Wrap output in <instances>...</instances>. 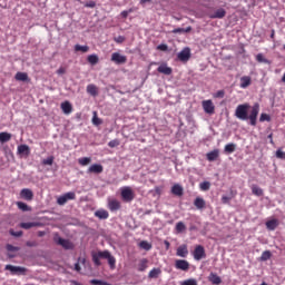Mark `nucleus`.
Here are the masks:
<instances>
[{
    "label": "nucleus",
    "instance_id": "nucleus-41",
    "mask_svg": "<svg viewBox=\"0 0 285 285\" xmlns=\"http://www.w3.org/2000/svg\"><path fill=\"white\" fill-rule=\"evenodd\" d=\"M88 50H90V47H88V46H81V45L75 46L76 52H88Z\"/></svg>",
    "mask_w": 285,
    "mask_h": 285
},
{
    "label": "nucleus",
    "instance_id": "nucleus-33",
    "mask_svg": "<svg viewBox=\"0 0 285 285\" xmlns=\"http://www.w3.org/2000/svg\"><path fill=\"white\" fill-rule=\"evenodd\" d=\"M87 92L88 95H91V97H97V95H99V92L97 91V86H95L94 83L87 86Z\"/></svg>",
    "mask_w": 285,
    "mask_h": 285
},
{
    "label": "nucleus",
    "instance_id": "nucleus-16",
    "mask_svg": "<svg viewBox=\"0 0 285 285\" xmlns=\"http://www.w3.org/2000/svg\"><path fill=\"white\" fill-rule=\"evenodd\" d=\"M91 257L95 266H101V259H104V252L92 253Z\"/></svg>",
    "mask_w": 285,
    "mask_h": 285
},
{
    "label": "nucleus",
    "instance_id": "nucleus-32",
    "mask_svg": "<svg viewBox=\"0 0 285 285\" xmlns=\"http://www.w3.org/2000/svg\"><path fill=\"white\" fill-rule=\"evenodd\" d=\"M217 157H219V150H217V149H215L213 151H209L207 154V160L208 161H215V160H217Z\"/></svg>",
    "mask_w": 285,
    "mask_h": 285
},
{
    "label": "nucleus",
    "instance_id": "nucleus-3",
    "mask_svg": "<svg viewBox=\"0 0 285 285\" xmlns=\"http://www.w3.org/2000/svg\"><path fill=\"white\" fill-rule=\"evenodd\" d=\"M77 199V195L75 194V191H68L65 195L58 197L57 199V204L59 206H66V204H68V202Z\"/></svg>",
    "mask_w": 285,
    "mask_h": 285
},
{
    "label": "nucleus",
    "instance_id": "nucleus-11",
    "mask_svg": "<svg viewBox=\"0 0 285 285\" xmlns=\"http://www.w3.org/2000/svg\"><path fill=\"white\" fill-rule=\"evenodd\" d=\"M102 259H107L111 269H115L117 259L108 250H104Z\"/></svg>",
    "mask_w": 285,
    "mask_h": 285
},
{
    "label": "nucleus",
    "instance_id": "nucleus-28",
    "mask_svg": "<svg viewBox=\"0 0 285 285\" xmlns=\"http://www.w3.org/2000/svg\"><path fill=\"white\" fill-rule=\"evenodd\" d=\"M252 193L253 195H256V197H263L264 196V189L257 185H252Z\"/></svg>",
    "mask_w": 285,
    "mask_h": 285
},
{
    "label": "nucleus",
    "instance_id": "nucleus-39",
    "mask_svg": "<svg viewBox=\"0 0 285 285\" xmlns=\"http://www.w3.org/2000/svg\"><path fill=\"white\" fill-rule=\"evenodd\" d=\"M91 122L94 126H101V124H104V120H101V118H98L97 111H94Z\"/></svg>",
    "mask_w": 285,
    "mask_h": 285
},
{
    "label": "nucleus",
    "instance_id": "nucleus-54",
    "mask_svg": "<svg viewBox=\"0 0 285 285\" xmlns=\"http://www.w3.org/2000/svg\"><path fill=\"white\" fill-rule=\"evenodd\" d=\"M132 12V9L121 11L120 16L122 19H128V16Z\"/></svg>",
    "mask_w": 285,
    "mask_h": 285
},
{
    "label": "nucleus",
    "instance_id": "nucleus-23",
    "mask_svg": "<svg viewBox=\"0 0 285 285\" xmlns=\"http://www.w3.org/2000/svg\"><path fill=\"white\" fill-rule=\"evenodd\" d=\"M95 217H98V219H108L110 214L106 209H98L95 212Z\"/></svg>",
    "mask_w": 285,
    "mask_h": 285
},
{
    "label": "nucleus",
    "instance_id": "nucleus-12",
    "mask_svg": "<svg viewBox=\"0 0 285 285\" xmlns=\"http://www.w3.org/2000/svg\"><path fill=\"white\" fill-rule=\"evenodd\" d=\"M20 197L26 199V202H32V199H35V193H32L29 188H23L20 191Z\"/></svg>",
    "mask_w": 285,
    "mask_h": 285
},
{
    "label": "nucleus",
    "instance_id": "nucleus-60",
    "mask_svg": "<svg viewBox=\"0 0 285 285\" xmlns=\"http://www.w3.org/2000/svg\"><path fill=\"white\" fill-rule=\"evenodd\" d=\"M26 246H28L29 248H35V247H37L38 246V244H37V242H27L26 243Z\"/></svg>",
    "mask_w": 285,
    "mask_h": 285
},
{
    "label": "nucleus",
    "instance_id": "nucleus-27",
    "mask_svg": "<svg viewBox=\"0 0 285 285\" xmlns=\"http://www.w3.org/2000/svg\"><path fill=\"white\" fill-rule=\"evenodd\" d=\"M12 139V134L2 131L0 132V144H6Z\"/></svg>",
    "mask_w": 285,
    "mask_h": 285
},
{
    "label": "nucleus",
    "instance_id": "nucleus-13",
    "mask_svg": "<svg viewBox=\"0 0 285 285\" xmlns=\"http://www.w3.org/2000/svg\"><path fill=\"white\" fill-rule=\"evenodd\" d=\"M209 19H224V17H226V9L224 8H219L216 11H214L213 13H209Z\"/></svg>",
    "mask_w": 285,
    "mask_h": 285
},
{
    "label": "nucleus",
    "instance_id": "nucleus-7",
    "mask_svg": "<svg viewBox=\"0 0 285 285\" xmlns=\"http://www.w3.org/2000/svg\"><path fill=\"white\" fill-rule=\"evenodd\" d=\"M202 106L206 115H215V105L213 104V100H203Z\"/></svg>",
    "mask_w": 285,
    "mask_h": 285
},
{
    "label": "nucleus",
    "instance_id": "nucleus-46",
    "mask_svg": "<svg viewBox=\"0 0 285 285\" xmlns=\"http://www.w3.org/2000/svg\"><path fill=\"white\" fill-rule=\"evenodd\" d=\"M43 166H52L55 164V157L50 156L47 159L42 160Z\"/></svg>",
    "mask_w": 285,
    "mask_h": 285
},
{
    "label": "nucleus",
    "instance_id": "nucleus-10",
    "mask_svg": "<svg viewBox=\"0 0 285 285\" xmlns=\"http://www.w3.org/2000/svg\"><path fill=\"white\" fill-rule=\"evenodd\" d=\"M178 61H189L190 60V48L185 47L180 52L177 53Z\"/></svg>",
    "mask_w": 285,
    "mask_h": 285
},
{
    "label": "nucleus",
    "instance_id": "nucleus-8",
    "mask_svg": "<svg viewBox=\"0 0 285 285\" xmlns=\"http://www.w3.org/2000/svg\"><path fill=\"white\" fill-rule=\"evenodd\" d=\"M111 61H114V63L117 66H121L128 61V58L119 52H114L111 55Z\"/></svg>",
    "mask_w": 285,
    "mask_h": 285
},
{
    "label": "nucleus",
    "instance_id": "nucleus-21",
    "mask_svg": "<svg viewBox=\"0 0 285 285\" xmlns=\"http://www.w3.org/2000/svg\"><path fill=\"white\" fill-rule=\"evenodd\" d=\"M60 108L65 115H70L72 112V105L70 101H65L60 105Z\"/></svg>",
    "mask_w": 285,
    "mask_h": 285
},
{
    "label": "nucleus",
    "instance_id": "nucleus-24",
    "mask_svg": "<svg viewBox=\"0 0 285 285\" xmlns=\"http://www.w3.org/2000/svg\"><path fill=\"white\" fill-rule=\"evenodd\" d=\"M235 150H237V145L235 142H229L224 148V153L226 155H233V153H235Z\"/></svg>",
    "mask_w": 285,
    "mask_h": 285
},
{
    "label": "nucleus",
    "instance_id": "nucleus-18",
    "mask_svg": "<svg viewBox=\"0 0 285 285\" xmlns=\"http://www.w3.org/2000/svg\"><path fill=\"white\" fill-rule=\"evenodd\" d=\"M108 208L111 210V213H115L121 208V203H119L117 199H112L108 203Z\"/></svg>",
    "mask_w": 285,
    "mask_h": 285
},
{
    "label": "nucleus",
    "instance_id": "nucleus-30",
    "mask_svg": "<svg viewBox=\"0 0 285 285\" xmlns=\"http://www.w3.org/2000/svg\"><path fill=\"white\" fill-rule=\"evenodd\" d=\"M36 226H41V223H21L20 228L24 230H30V228H36Z\"/></svg>",
    "mask_w": 285,
    "mask_h": 285
},
{
    "label": "nucleus",
    "instance_id": "nucleus-52",
    "mask_svg": "<svg viewBox=\"0 0 285 285\" xmlns=\"http://www.w3.org/2000/svg\"><path fill=\"white\" fill-rule=\"evenodd\" d=\"M7 250H8L9 253H17V252L19 250V247H17V246H14V245L8 244V245H7Z\"/></svg>",
    "mask_w": 285,
    "mask_h": 285
},
{
    "label": "nucleus",
    "instance_id": "nucleus-53",
    "mask_svg": "<svg viewBox=\"0 0 285 285\" xmlns=\"http://www.w3.org/2000/svg\"><path fill=\"white\" fill-rule=\"evenodd\" d=\"M109 148H117L119 146V140L114 139L108 142Z\"/></svg>",
    "mask_w": 285,
    "mask_h": 285
},
{
    "label": "nucleus",
    "instance_id": "nucleus-64",
    "mask_svg": "<svg viewBox=\"0 0 285 285\" xmlns=\"http://www.w3.org/2000/svg\"><path fill=\"white\" fill-rule=\"evenodd\" d=\"M267 139H269V144H272V146H275V141L273 140V134H269L267 136Z\"/></svg>",
    "mask_w": 285,
    "mask_h": 285
},
{
    "label": "nucleus",
    "instance_id": "nucleus-31",
    "mask_svg": "<svg viewBox=\"0 0 285 285\" xmlns=\"http://www.w3.org/2000/svg\"><path fill=\"white\" fill-rule=\"evenodd\" d=\"M159 275H161V269L160 268H153L149 272L148 277H149V279H157V277H159Z\"/></svg>",
    "mask_w": 285,
    "mask_h": 285
},
{
    "label": "nucleus",
    "instance_id": "nucleus-63",
    "mask_svg": "<svg viewBox=\"0 0 285 285\" xmlns=\"http://www.w3.org/2000/svg\"><path fill=\"white\" fill-rule=\"evenodd\" d=\"M75 271H77V273H81V265H79V262L75 264Z\"/></svg>",
    "mask_w": 285,
    "mask_h": 285
},
{
    "label": "nucleus",
    "instance_id": "nucleus-19",
    "mask_svg": "<svg viewBox=\"0 0 285 285\" xmlns=\"http://www.w3.org/2000/svg\"><path fill=\"white\" fill-rule=\"evenodd\" d=\"M177 257H188V246L180 245L176 252Z\"/></svg>",
    "mask_w": 285,
    "mask_h": 285
},
{
    "label": "nucleus",
    "instance_id": "nucleus-14",
    "mask_svg": "<svg viewBox=\"0 0 285 285\" xmlns=\"http://www.w3.org/2000/svg\"><path fill=\"white\" fill-rule=\"evenodd\" d=\"M87 173L88 174L94 173L95 175H101V173H104V166L100 164H94L88 168Z\"/></svg>",
    "mask_w": 285,
    "mask_h": 285
},
{
    "label": "nucleus",
    "instance_id": "nucleus-20",
    "mask_svg": "<svg viewBox=\"0 0 285 285\" xmlns=\"http://www.w3.org/2000/svg\"><path fill=\"white\" fill-rule=\"evenodd\" d=\"M173 195H176V197H183L184 196V187L181 185L176 184L171 187Z\"/></svg>",
    "mask_w": 285,
    "mask_h": 285
},
{
    "label": "nucleus",
    "instance_id": "nucleus-62",
    "mask_svg": "<svg viewBox=\"0 0 285 285\" xmlns=\"http://www.w3.org/2000/svg\"><path fill=\"white\" fill-rule=\"evenodd\" d=\"M57 75H66V68L60 67V68L57 70Z\"/></svg>",
    "mask_w": 285,
    "mask_h": 285
},
{
    "label": "nucleus",
    "instance_id": "nucleus-47",
    "mask_svg": "<svg viewBox=\"0 0 285 285\" xmlns=\"http://www.w3.org/2000/svg\"><path fill=\"white\" fill-rule=\"evenodd\" d=\"M90 158L88 157H82V158H79L78 163L80 164V166H88V164H90Z\"/></svg>",
    "mask_w": 285,
    "mask_h": 285
},
{
    "label": "nucleus",
    "instance_id": "nucleus-40",
    "mask_svg": "<svg viewBox=\"0 0 285 285\" xmlns=\"http://www.w3.org/2000/svg\"><path fill=\"white\" fill-rule=\"evenodd\" d=\"M256 61H258V63H267L271 65V60L266 59L264 57V53H257L256 55Z\"/></svg>",
    "mask_w": 285,
    "mask_h": 285
},
{
    "label": "nucleus",
    "instance_id": "nucleus-42",
    "mask_svg": "<svg viewBox=\"0 0 285 285\" xmlns=\"http://www.w3.org/2000/svg\"><path fill=\"white\" fill-rule=\"evenodd\" d=\"M271 257H272L271 250H265L262 253L261 262H268Z\"/></svg>",
    "mask_w": 285,
    "mask_h": 285
},
{
    "label": "nucleus",
    "instance_id": "nucleus-44",
    "mask_svg": "<svg viewBox=\"0 0 285 285\" xmlns=\"http://www.w3.org/2000/svg\"><path fill=\"white\" fill-rule=\"evenodd\" d=\"M139 246L144 250H150V248H153V245H150V243H148L147 240H141Z\"/></svg>",
    "mask_w": 285,
    "mask_h": 285
},
{
    "label": "nucleus",
    "instance_id": "nucleus-61",
    "mask_svg": "<svg viewBox=\"0 0 285 285\" xmlns=\"http://www.w3.org/2000/svg\"><path fill=\"white\" fill-rule=\"evenodd\" d=\"M158 50H163V52H166V50H168V45H159Z\"/></svg>",
    "mask_w": 285,
    "mask_h": 285
},
{
    "label": "nucleus",
    "instance_id": "nucleus-9",
    "mask_svg": "<svg viewBox=\"0 0 285 285\" xmlns=\"http://www.w3.org/2000/svg\"><path fill=\"white\" fill-rule=\"evenodd\" d=\"M175 268H177V271H184L186 273L190 269V263H188V261L186 259H176Z\"/></svg>",
    "mask_w": 285,
    "mask_h": 285
},
{
    "label": "nucleus",
    "instance_id": "nucleus-49",
    "mask_svg": "<svg viewBox=\"0 0 285 285\" xmlns=\"http://www.w3.org/2000/svg\"><path fill=\"white\" fill-rule=\"evenodd\" d=\"M181 285H197V279L188 278L181 283Z\"/></svg>",
    "mask_w": 285,
    "mask_h": 285
},
{
    "label": "nucleus",
    "instance_id": "nucleus-59",
    "mask_svg": "<svg viewBox=\"0 0 285 285\" xmlns=\"http://www.w3.org/2000/svg\"><path fill=\"white\" fill-rule=\"evenodd\" d=\"M97 6V2L95 1H89L85 3V8H95Z\"/></svg>",
    "mask_w": 285,
    "mask_h": 285
},
{
    "label": "nucleus",
    "instance_id": "nucleus-1",
    "mask_svg": "<svg viewBox=\"0 0 285 285\" xmlns=\"http://www.w3.org/2000/svg\"><path fill=\"white\" fill-rule=\"evenodd\" d=\"M258 116L259 102H255L252 107L249 104H242L235 110V117L240 121H249V126H257Z\"/></svg>",
    "mask_w": 285,
    "mask_h": 285
},
{
    "label": "nucleus",
    "instance_id": "nucleus-48",
    "mask_svg": "<svg viewBox=\"0 0 285 285\" xmlns=\"http://www.w3.org/2000/svg\"><path fill=\"white\" fill-rule=\"evenodd\" d=\"M226 96V91H224L223 89L222 90H218L214 94V97L216 99H224V97Z\"/></svg>",
    "mask_w": 285,
    "mask_h": 285
},
{
    "label": "nucleus",
    "instance_id": "nucleus-17",
    "mask_svg": "<svg viewBox=\"0 0 285 285\" xmlns=\"http://www.w3.org/2000/svg\"><path fill=\"white\" fill-rule=\"evenodd\" d=\"M194 206L197 208V210H204L206 208V200L202 197H196L194 200Z\"/></svg>",
    "mask_w": 285,
    "mask_h": 285
},
{
    "label": "nucleus",
    "instance_id": "nucleus-2",
    "mask_svg": "<svg viewBox=\"0 0 285 285\" xmlns=\"http://www.w3.org/2000/svg\"><path fill=\"white\" fill-rule=\"evenodd\" d=\"M53 242L58 246H62L65 250H75V244L69 239L61 238V236H59V233L53 234Z\"/></svg>",
    "mask_w": 285,
    "mask_h": 285
},
{
    "label": "nucleus",
    "instance_id": "nucleus-55",
    "mask_svg": "<svg viewBox=\"0 0 285 285\" xmlns=\"http://www.w3.org/2000/svg\"><path fill=\"white\" fill-rule=\"evenodd\" d=\"M276 157L277 159H285V151H283L282 149H278L276 151Z\"/></svg>",
    "mask_w": 285,
    "mask_h": 285
},
{
    "label": "nucleus",
    "instance_id": "nucleus-22",
    "mask_svg": "<svg viewBox=\"0 0 285 285\" xmlns=\"http://www.w3.org/2000/svg\"><path fill=\"white\" fill-rule=\"evenodd\" d=\"M16 81H23L28 82L30 81V77H28V73L18 71L14 76Z\"/></svg>",
    "mask_w": 285,
    "mask_h": 285
},
{
    "label": "nucleus",
    "instance_id": "nucleus-34",
    "mask_svg": "<svg viewBox=\"0 0 285 285\" xmlns=\"http://www.w3.org/2000/svg\"><path fill=\"white\" fill-rule=\"evenodd\" d=\"M146 268H148V259L142 258L138 264V271H139V273H144V271H146Z\"/></svg>",
    "mask_w": 285,
    "mask_h": 285
},
{
    "label": "nucleus",
    "instance_id": "nucleus-45",
    "mask_svg": "<svg viewBox=\"0 0 285 285\" xmlns=\"http://www.w3.org/2000/svg\"><path fill=\"white\" fill-rule=\"evenodd\" d=\"M89 284H91V285H109L108 282H106V281L95 279V278L89 281Z\"/></svg>",
    "mask_w": 285,
    "mask_h": 285
},
{
    "label": "nucleus",
    "instance_id": "nucleus-43",
    "mask_svg": "<svg viewBox=\"0 0 285 285\" xmlns=\"http://www.w3.org/2000/svg\"><path fill=\"white\" fill-rule=\"evenodd\" d=\"M199 188L200 190L203 191H207V190H210V181H203L199 184Z\"/></svg>",
    "mask_w": 285,
    "mask_h": 285
},
{
    "label": "nucleus",
    "instance_id": "nucleus-5",
    "mask_svg": "<svg viewBox=\"0 0 285 285\" xmlns=\"http://www.w3.org/2000/svg\"><path fill=\"white\" fill-rule=\"evenodd\" d=\"M193 255L196 262H202V259H205L206 257V249L204 248V246L198 245L195 247Z\"/></svg>",
    "mask_w": 285,
    "mask_h": 285
},
{
    "label": "nucleus",
    "instance_id": "nucleus-26",
    "mask_svg": "<svg viewBox=\"0 0 285 285\" xmlns=\"http://www.w3.org/2000/svg\"><path fill=\"white\" fill-rule=\"evenodd\" d=\"M267 230H275L277 226H279V222L277 219H271L265 223Z\"/></svg>",
    "mask_w": 285,
    "mask_h": 285
},
{
    "label": "nucleus",
    "instance_id": "nucleus-25",
    "mask_svg": "<svg viewBox=\"0 0 285 285\" xmlns=\"http://www.w3.org/2000/svg\"><path fill=\"white\" fill-rule=\"evenodd\" d=\"M18 155H26V157L30 156V146L28 145L18 146Z\"/></svg>",
    "mask_w": 285,
    "mask_h": 285
},
{
    "label": "nucleus",
    "instance_id": "nucleus-57",
    "mask_svg": "<svg viewBox=\"0 0 285 285\" xmlns=\"http://www.w3.org/2000/svg\"><path fill=\"white\" fill-rule=\"evenodd\" d=\"M171 32H173V35H184L185 33L184 28H176Z\"/></svg>",
    "mask_w": 285,
    "mask_h": 285
},
{
    "label": "nucleus",
    "instance_id": "nucleus-6",
    "mask_svg": "<svg viewBox=\"0 0 285 285\" xmlns=\"http://www.w3.org/2000/svg\"><path fill=\"white\" fill-rule=\"evenodd\" d=\"M121 197L124 202H132L135 199V193H132L130 187H124L121 189Z\"/></svg>",
    "mask_w": 285,
    "mask_h": 285
},
{
    "label": "nucleus",
    "instance_id": "nucleus-35",
    "mask_svg": "<svg viewBox=\"0 0 285 285\" xmlns=\"http://www.w3.org/2000/svg\"><path fill=\"white\" fill-rule=\"evenodd\" d=\"M17 206H18L19 210H22L23 213H28V212L32 210V208H30V206H28V204H26L23 202H18Z\"/></svg>",
    "mask_w": 285,
    "mask_h": 285
},
{
    "label": "nucleus",
    "instance_id": "nucleus-51",
    "mask_svg": "<svg viewBox=\"0 0 285 285\" xmlns=\"http://www.w3.org/2000/svg\"><path fill=\"white\" fill-rule=\"evenodd\" d=\"M259 121H271V116L268 114H261Z\"/></svg>",
    "mask_w": 285,
    "mask_h": 285
},
{
    "label": "nucleus",
    "instance_id": "nucleus-15",
    "mask_svg": "<svg viewBox=\"0 0 285 285\" xmlns=\"http://www.w3.org/2000/svg\"><path fill=\"white\" fill-rule=\"evenodd\" d=\"M157 71L160 72V75H167V76L173 75V68L168 67L167 63H161V65L157 68Z\"/></svg>",
    "mask_w": 285,
    "mask_h": 285
},
{
    "label": "nucleus",
    "instance_id": "nucleus-4",
    "mask_svg": "<svg viewBox=\"0 0 285 285\" xmlns=\"http://www.w3.org/2000/svg\"><path fill=\"white\" fill-rule=\"evenodd\" d=\"M4 271H10L11 275H26L28 273V268L14 265H6Z\"/></svg>",
    "mask_w": 285,
    "mask_h": 285
},
{
    "label": "nucleus",
    "instance_id": "nucleus-36",
    "mask_svg": "<svg viewBox=\"0 0 285 285\" xmlns=\"http://www.w3.org/2000/svg\"><path fill=\"white\" fill-rule=\"evenodd\" d=\"M250 86V77L244 76L240 78V88H248Z\"/></svg>",
    "mask_w": 285,
    "mask_h": 285
},
{
    "label": "nucleus",
    "instance_id": "nucleus-37",
    "mask_svg": "<svg viewBox=\"0 0 285 285\" xmlns=\"http://www.w3.org/2000/svg\"><path fill=\"white\" fill-rule=\"evenodd\" d=\"M175 230L178 235H180V233L186 230V224H184V222H178L175 226Z\"/></svg>",
    "mask_w": 285,
    "mask_h": 285
},
{
    "label": "nucleus",
    "instance_id": "nucleus-58",
    "mask_svg": "<svg viewBox=\"0 0 285 285\" xmlns=\"http://www.w3.org/2000/svg\"><path fill=\"white\" fill-rule=\"evenodd\" d=\"M114 40L116 41V43H124V41H126V38L124 36H118Z\"/></svg>",
    "mask_w": 285,
    "mask_h": 285
},
{
    "label": "nucleus",
    "instance_id": "nucleus-56",
    "mask_svg": "<svg viewBox=\"0 0 285 285\" xmlns=\"http://www.w3.org/2000/svg\"><path fill=\"white\" fill-rule=\"evenodd\" d=\"M230 199H233V197H230V196H222V203L223 204H230Z\"/></svg>",
    "mask_w": 285,
    "mask_h": 285
},
{
    "label": "nucleus",
    "instance_id": "nucleus-38",
    "mask_svg": "<svg viewBox=\"0 0 285 285\" xmlns=\"http://www.w3.org/2000/svg\"><path fill=\"white\" fill-rule=\"evenodd\" d=\"M87 61L91 63V66H97L99 63V56L97 55H89Z\"/></svg>",
    "mask_w": 285,
    "mask_h": 285
},
{
    "label": "nucleus",
    "instance_id": "nucleus-29",
    "mask_svg": "<svg viewBox=\"0 0 285 285\" xmlns=\"http://www.w3.org/2000/svg\"><path fill=\"white\" fill-rule=\"evenodd\" d=\"M209 282L212 284H215V285H219L222 284V277H219L217 274L215 273H210L209 274Z\"/></svg>",
    "mask_w": 285,
    "mask_h": 285
},
{
    "label": "nucleus",
    "instance_id": "nucleus-50",
    "mask_svg": "<svg viewBox=\"0 0 285 285\" xmlns=\"http://www.w3.org/2000/svg\"><path fill=\"white\" fill-rule=\"evenodd\" d=\"M9 233H10V235H12V237H22L23 236L22 230L14 232V229H10Z\"/></svg>",
    "mask_w": 285,
    "mask_h": 285
}]
</instances>
